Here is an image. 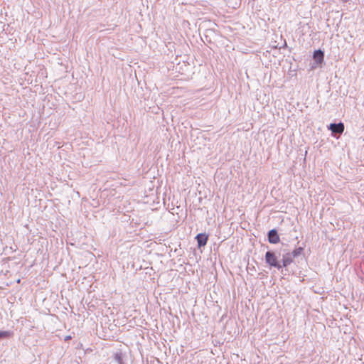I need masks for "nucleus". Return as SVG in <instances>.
I'll return each mask as SVG.
<instances>
[{
	"label": "nucleus",
	"instance_id": "1",
	"mask_svg": "<svg viewBox=\"0 0 364 364\" xmlns=\"http://www.w3.org/2000/svg\"><path fill=\"white\" fill-rule=\"evenodd\" d=\"M265 260L266 262L271 267H274L278 269H280L282 267V265H280L277 261V258L275 254L272 252L268 251L266 252Z\"/></svg>",
	"mask_w": 364,
	"mask_h": 364
},
{
	"label": "nucleus",
	"instance_id": "2",
	"mask_svg": "<svg viewBox=\"0 0 364 364\" xmlns=\"http://www.w3.org/2000/svg\"><path fill=\"white\" fill-rule=\"evenodd\" d=\"M344 124L342 122L338 124H331L328 129L333 134H342L344 131Z\"/></svg>",
	"mask_w": 364,
	"mask_h": 364
},
{
	"label": "nucleus",
	"instance_id": "3",
	"mask_svg": "<svg viewBox=\"0 0 364 364\" xmlns=\"http://www.w3.org/2000/svg\"><path fill=\"white\" fill-rule=\"evenodd\" d=\"M268 240L270 243L277 244L279 242V237L276 230H271L268 233Z\"/></svg>",
	"mask_w": 364,
	"mask_h": 364
},
{
	"label": "nucleus",
	"instance_id": "4",
	"mask_svg": "<svg viewBox=\"0 0 364 364\" xmlns=\"http://www.w3.org/2000/svg\"><path fill=\"white\" fill-rule=\"evenodd\" d=\"M208 238V236L205 234H203V233L198 234L196 236V240L198 242V247H200L205 246L207 243Z\"/></svg>",
	"mask_w": 364,
	"mask_h": 364
},
{
	"label": "nucleus",
	"instance_id": "5",
	"mask_svg": "<svg viewBox=\"0 0 364 364\" xmlns=\"http://www.w3.org/2000/svg\"><path fill=\"white\" fill-rule=\"evenodd\" d=\"M293 258L294 257H292V255L290 254V252H287L285 255H284L282 257V267H286L288 265H289L292 262Z\"/></svg>",
	"mask_w": 364,
	"mask_h": 364
},
{
	"label": "nucleus",
	"instance_id": "6",
	"mask_svg": "<svg viewBox=\"0 0 364 364\" xmlns=\"http://www.w3.org/2000/svg\"><path fill=\"white\" fill-rule=\"evenodd\" d=\"M323 52L321 50H316L314 53V58L319 63H321L323 60Z\"/></svg>",
	"mask_w": 364,
	"mask_h": 364
},
{
	"label": "nucleus",
	"instance_id": "7",
	"mask_svg": "<svg viewBox=\"0 0 364 364\" xmlns=\"http://www.w3.org/2000/svg\"><path fill=\"white\" fill-rule=\"evenodd\" d=\"M13 336V333L9 331H0V338H9Z\"/></svg>",
	"mask_w": 364,
	"mask_h": 364
},
{
	"label": "nucleus",
	"instance_id": "8",
	"mask_svg": "<svg viewBox=\"0 0 364 364\" xmlns=\"http://www.w3.org/2000/svg\"><path fill=\"white\" fill-rule=\"evenodd\" d=\"M303 250H304V248L300 247H298V248L294 250L292 252H290V254L292 255L293 257H296L300 255L302 253Z\"/></svg>",
	"mask_w": 364,
	"mask_h": 364
},
{
	"label": "nucleus",
	"instance_id": "9",
	"mask_svg": "<svg viewBox=\"0 0 364 364\" xmlns=\"http://www.w3.org/2000/svg\"><path fill=\"white\" fill-rule=\"evenodd\" d=\"M114 359L117 364H122V358L120 353H115Z\"/></svg>",
	"mask_w": 364,
	"mask_h": 364
},
{
	"label": "nucleus",
	"instance_id": "10",
	"mask_svg": "<svg viewBox=\"0 0 364 364\" xmlns=\"http://www.w3.org/2000/svg\"><path fill=\"white\" fill-rule=\"evenodd\" d=\"M71 338V336H67L65 338V341H68V340H70Z\"/></svg>",
	"mask_w": 364,
	"mask_h": 364
},
{
	"label": "nucleus",
	"instance_id": "11",
	"mask_svg": "<svg viewBox=\"0 0 364 364\" xmlns=\"http://www.w3.org/2000/svg\"><path fill=\"white\" fill-rule=\"evenodd\" d=\"M20 282H21V279H18L17 280V283H20Z\"/></svg>",
	"mask_w": 364,
	"mask_h": 364
}]
</instances>
